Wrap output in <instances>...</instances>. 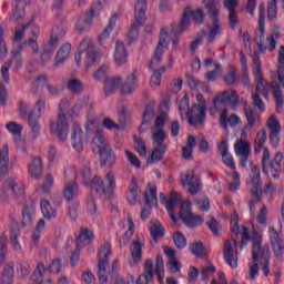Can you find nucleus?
<instances>
[{
  "label": "nucleus",
  "mask_w": 284,
  "mask_h": 284,
  "mask_svg": "<svg viewBox=\"0 0 284 284\" xmlns=\"http://www.w3.org/2000/svg\"><path fill=\"white\" fill-rule=\"evenodd\" d=\"M253 242L252 246V263L250 264V278L254 281L258 276V263L262 264V272L264 276H270V258L272 255L270 253V245H263V236L258 233H253L250 236V230L246 226L242 227V241L240 244V250H243L248 242Z\"/></svg>",
  "instance_id": "nucleus-1"
},
{
  "label": "nucleus",
  "mask_w": 284,
  "mask_h": 284,
  "mask_svg": "<svg viewBox=\"0 0 284 284\" xmlns=\"http://www.w3.org/2000/svg\"><path fill=\"white\" fill-rule=\"evenodd\" d=\"M253 75L256 81V92L257 94H262L264 99H270V92L273 94V99L276 104V112L281 114L283 112L284 105V97L283 90H281V84L276 81L270 83L263 78V69L261 68V54L254 51L253 55Z\"/></svg>",
  "instance_id": "nucleus-2"
},
{
  "label": "nucleus",
  "mask_w": 284,
  "mask_h": 284,
  "mask_svg": "<svg viewBox=\"0 0 284 284\" xmlns=\"http://www.w3.org/2000/svg\"><path fill=\"white\" fill-rule=\"evenodd\" d=\"M92 150L95 154L100 155L101 165H106L108 168H114L116 165V155L110 144H108L103 131H95L92 140Z\"/></svg>",
  "instance_id": "nucleus-3"
},
{
  "label": "nucleus",
  "mask_w": 284,
  "mask_h": 284,
  "mask_svg": "<svg viewBox=\"0 0 284 284\" xmlns=\"http://www.w3.org/2000/svg\"><path fill=\"white\" fill-rule=\"evenodd\" d=\"M70 108V100L64 98L59 104V113L57 121H50L49 128L53 136H58L59 141L65 143L68 141V134H70V124L68 123V115L65 110Z\"/></svg>",
  "instance_id": "nucleus-4"
},
{
  "label": "nucleus",
  "mask_w": 284,
  "mask_h": 284,
  "mask_svg": "<svg viewBox=\"0 0 284 284\" xmlns=\"http://www.w3.org/2000/svg\"><path fill=\"white\" fill-rule=\"evenodd\" d=\"M203 6L206 8L209 12V17L211 19V24L209 27V36L207 42L214 43V40L221 32H223V24L221 20H219V14L221 12V8L217 4L216 0H203Z\"/></svg>",
  "instance_id": "nucleus-5"
},
{
  "label": "nucleus",
  "mask_w": 284,
  "mask_h": 284,
  "mask_svg": "<svg viewBox=\"0 0 284 284\" xmlns=\"http://www.w3.org/2000/svg\"><path fill=\"white\" fill-rule=\"evenodd\" d=\"M114 187H116V176L114 172L105 174L104 179L101 180L99 175H94L91 181V192L95 194H104L105 199H110L114 194Z\"/></svg>",
  "instance_id": "nucleus-6"
},
{
  "label": "nucleus",
  "mask_w": 284,
  "mask_h": 284,
  "mask_svg": "<svg viewBox=\"0 0 284 284\" xmlns=\"http://www.w3.org/2000/svg\"><path fill=\"white\" fill-rule=\"evenodd\" d=\"M231 222L234 224L231 227L232 242L226 240L224 243V260L226 261L230 267H237L239 257L234 254V250H236V239L234 236H239V220L237 215H232Z\"/></svg>",
  "instance_id": "nucleus-7"
},
{
  "label": "nucleus",
  "mask_w": 284,
  "mask_h": 284,
  "mask_svg": "<svg viewBox=\"0 0 284 284\" xmlns=\"http://www.w3.org/2000/svg\"><path fill=\"white\" fill-rule=\"evenodd\" d=\"M283 161V153L275 154L273 161H271L270 149L265 148L262 158V170L264 174H267L271 170L273 179H280L281 176V162Z\"/></svg>",
  "instance_id": "nucleus-8"
},
{
  "label": "nucleus",
  "mask_w": 284,
  "mask_h": 284,
  "mask_svg": "<svg viewBox=\"0 0 284 284\" xmlns=\"http://www.w3.org/2000/svg\"><path fill=\"white\" fill-rule=\"evenodd\" d=\"M148 10V1L146 0H138L135 3V23L131 27L128 39L129 45H132V42L139 39V27L145 22V12Z\"/></svg>",
  "instance_id": "nucleus-9"
},
{
  "label": "nucleus",
  "mask_w": 284,
  "mask_h": 284,
  "mask_svg": "<svg viewBox=\"0 0 284 284\" xmlns=\"http://www.w3.org/2000/svg\"><path fill=\"white\" fill-rule=\"evenodd\" d=\"M63 196L68 203H72L79 196V184H77V170L69 169L64 171Z\"/></svg>",
  "instance_id": "nucleus-10"
},
{
  "label": "nucleus",
  "mask_w": 284,
  "mask_h": 284,
  "mask_svg": "<svg viewBox=\"0 0 284 284\" xmlns=\"http://www.w3.org/2000/svg\"><path fill=\"white\" fill-rule=\"evenodd\" d=\"M110 254H112V246L104 244L98 255V278L102 283H108V267H110Z\"/></svg>",
  "instance_id": "nucleus-11"
},
{
  "label": "nucleus",
  "mask_w": 284,
  "mask_h": 284,
  "mask_svg": "<svg viewBox=\"0 0 284 284\" xmlns=\"http://www.w3.org/2000/svg\"><path fill=\"white\" fill-rule=\"evenodd\" d=\"M180 219L186 227H199L203 224V216L192 213V203L183 202L180 210Z\"/></svg>",
  "instance_id": "nucleus-12"
},
{
  "label": "nucleus",
  "mask_w": 284,
  "mask_h": 284,
  "mask_svg": "<svg viewBox=\"0 0 284 284\" xmlns=\"http://www.w3.org/2000/svg\"><path fill=\"white\" fill-rule=\"evenodd\" d=\"M246 139L245 132H242L241 140L234 144V152L240 158L241 168H247V161H250V154L252 145Z\"/></svg>",
  "instance_id": "nucleus-13"
},
{
  "label": "nucleus",
  "mask_w": 284,
  "mask_h": 284,
  "mask_svg": "<svg viewBox=\"0 0 284 284\" xmlns=\"http://www.w3.org/2000/svg\"><path fill=\"white\" fill-rule=\"evenodd\" d=\"M168 28H162L160 32V40L155 48L154 55L149 64L150 70L156 68L159 63H161V59H163V48H168V38L170 37Z\"/></svg>",
  "instance_id": "nucleus-14"
},
{
  "label": "nucleus",
  "mask_w": 284,
  "mask_h": 284,
  "mask_svg": "<svg viewBox=\"0 0 284 284\" xmlns=\"http://www.w3.org/2000/svg\"><path fill=\"white\" fill-rule=\"evenodd\" d=\"M186 119L189 125L192 128H199L205 123V106L201 104H194L189 111H186Z\"/></svg>",
  "instance_id": "nucleus-15"
},
{
  "label": "nucleus",
  "mask_w": 284,
  "mask_h": 284,
  "mask_svg": "<svg viewBox=\"0 0 284 284\" xmlns=\"http://www.w3.org/2000/svg\"><path fill=\"white\" fill-rule=\"evenodd\" d=\"M88 134H90V129L87 128V132L83 136V130L81 125L77 122L73 123L71 128V142L74 150L78 152H83V144L88 141Z\"/></svg>",
  "instance_id": "nucleus-16"
},
{
  "label": "nucleus",
  "mask_w": 284,
  "mask_h": 284,
  "mask_svg": "<svg viewBox=\"0 0 284 284\" xmlns=\"http://www.w3.org/2000/svg\"><path fill=\"white\" fill-rule=\"evenodd\" d=\"M266 128H268V139L272 148H277L281 143V122L276 116L271 115L266 121Z\"/></svg>",
  "instance_id": "nucleus-17"
},
{
  "label": "nucleus",
  "mask_w": 284,
  "mask_h": 284,
  "mask_svg": "<svg viewBox=\"0 0 284 284\" xmlns=\"http://www.w3.org/2000/svg\"><path fill=\"white\" fill-rule=\"evenodd\" d=\"M36 110H38V114L34 115V111H31L29 113L28 123L33 134H39L41 130V126L39 125V119H41V114H43V111L45 110V99L39 98L36 103Z\"/></svg>",
  "instance_id": "nucleus-18"
},
{
  "label": "nucleus",
  "mask_w": 284,
  "mask_h": 284,
  "mask_svg": "<svg viewBox=\"0 0 284 284\" xmlns=\"http://www.w3.org/2000/svg\"><path fill=\"white\" fill-rule=\"evenodd\" d=\"M268 236L274 256H276V258H281V256H283L284 251L283 239H281V235L278 234L276 229H274V226L268 227Z\"/></svg>",
  "instance_id": "nucleus-19"
},
{
  "label": "nucleus",
  "mask_w": 284,
  "mask_h": 284,
  "mask_svg": "<svg viewBox=\"0 0 284 284\" xmlns=\"http://www.w3.org/2000/svg\"><path fill=\"white\" fill-rule=\"evenodd\" d=\"M182 185L189 187L190 194H199V192H201V180L193 171H186L182 175Z\"/></svg>",
  "instance_id": "nucleus-20"
},
{
  "label": "nucleus",
  "mask_w": 284,
  "mask_h": 284,
  "mask_svg": "<svg viewBox=\"0 0 284 284\" xmlns=\"http://www.w3.org/2000/svg\"><path fill=\"white\" fill-rule=\"evenodd\" d=\"M236 8H239V0H224V9L229 12V26L232 30H236L240 23Z\"/></svg>",
  "instance_id": "nucleus-21"
},
{
  "label": "nucleus",
  "mask_w": 284,
  "mask_h": 284,
  "mask_svg": "<svg viewBox=\"0 0 284 284\" xmlns=\"http://www.w3.org/2000/svg\"><path fill=\"white\" fill-rule=\"evenodd\" d=\"M138 85H139V71L135 70L130 75H128L125 81H123V78H121L120 93L132 94V92L136 90Z\"/></svg>",
  "instance_id": "nucleus-22"
},
{
  "label": "nucleus",
  "mask_w": 284,
  "mask_h": 284,
  "mask_svg": "<svg viewBox=\"0 0 284 284\" xmlns=\"http://www.w3.org/2000/svg\"><path fill=\"white\" fill-rule=\"evenodd\" d=\"M241 123V118L236 114H231L227 109H223L220 115V125L224 130H227V125L231 128H236V125H240Z\"/></svg>",
  "instance_id": "nucleus-23"
},
{
  "label": "nucleus",
  "mask_w": 284,
  "mask_h": 284,
  "mask_svg": "<svg viewBox=\"0 0 284 284\" xmlns=\"http://www.w3.org/2000/svg\"><path fill=\"white\" fill-rule=\"evenodd\" d=\"M94 17L97 16L94 14V11H91V9L82 13L75 24L77 32H79V34H83V32H85V28H88V26H92Z\"/></svg>",
  "instance_id": "nucleus-24"
},
{
  "label": "nucleus",
  "mask_w": 284,
  "mask_h": 284,
  "mask_svg": "<svg viewBox=\"0 0 284 284\" xmlns=\"http://www.w3.org/2000/svg\"><path fill=\"white\" fill-rule=\"evenodd\" d=\"M10 172V149L4 144L0 150V179Z\"/></svg>",
  "instance_id": "nucleus-25"
},
{
  "label": "nucleus",
  "mask_w": 284,
  "mask_h": 284,
  "mask_svg": "<svg viewBox=\"0 0 284 284\" xmlns=\"http://www.w3.org/2000/svg\"><path fill=\"white\" fill-rule=\"evenodd\" d=\"M160 201H162V203H165L166 210H169V212H172V210H174L181 203V201H183V196L181 195V193L172 191L168 200L165 193H160Z\"/></svg>",
  "instance_id": "nucleus-26"
},
{
  "label": "nucleus",
  "mask_w": 284,
  "mask_h": 284,
  "mask_svg": "<svg viewBox=\"0 0 284 284\" xmlns=\"http://www.w3.org/2000/svg\"><path fill=\"white\" fill-rule=\"evenodd\" d=\"M154 278V262L146 260L144 263V274L140 275L136 284H148Z\"/></svg>",
  "instance_id": "nucleus-27"
},
{
  "label": "nucleus",
  "mask_w": 284,
  "mask_h": 284,
  "mask_svg": "<svg viewBox=\"0 0 284 284\" xmlns=\"http://www.w3.org/2000/svg\"><path fill=\"white\" fill-rule=\"evenodd\" d=\"M71 50L72 44L70 43H65L59 49L54 60L55 68H61V65H63L65 61H68V57H70Z\"/></svg>",
  "instance_id": "nucleus-28"
},
{
  "label": "nucleus",
  "mask_w": 284,
  "mask_h": 284,
  "mask_svg": "<svg viewBox=\"0 0 284 284\" xmlns=\"http://www.w3.org/2000/svg\"><path fill=\"white\" fill-rule=\"evenodd\" d=\"M116 90H121V77L109 78L104 81L105 97H112Z\"/></svg>",
  "instance_id": "nucleus-29"
},
{
  "label": "nucleus",
  "mask_w": 284,
  "mask_h": 284,
  "mask_svg": "<svg viewBox=\"0 0 284 284\" xmlns=\"http://www.w3.org/2000/svg\"><path fill=\"white\" fill-rule=\"evenodd\" d=\"M29 174L32 179H41L43 176V160L33 158L29 164Z\"/></svg>",
  "instance_id": "nucleus-30"
},
{
  "label": "nucleus",
  "mask_w": 284,
  "mask_h": 284,
  "mask_svg": "<svg viewBox=\"0 0 284 284\" xmlns=\"http://www.w3.org/2000/svg\"><path fill=\"white\" fill-rule=\"evenodd\" d=\"M94 239V233L90 229H81L79 236L77 237L78 250H83L85 245H90Z\"/></svg>",
  "instance_id": "nucleus-31"
},
{
  "label": "nucleus",
  "mask_w": 284,
  "mask_h": 284,
  "mask_svg": "<svg viewBox=\"0 0 284 284\" xmlns=\"http://www.w3.org/2000/svg\"><path fill=\"white\" fill-rule=\"evenodd\" d=\"M150 234L154 241V243H159L165 236V229L161 225L159 221H151L149 226Z\"/></svg>",
  "instance_id": "nucleus-32"
},
{
  "label": "nucleus",
  "mask_w": 284,
  "mask_h": 284,
  "mask_svg": "<svg viewBox=\"0 0 284 284\" xmlns=\"http://www.w3.org/2000/svg\"><path fill=\"white\" fill-rule=\"evenodd\" d=\"M261 194H263V189H251V199L248 201L250 214L254 219L256 214V207L261 203Z\"/></svg>",
  "instance_id": "nucleus-33"
},
{
  "label": "nucleus",
  "mask_w": 284,
  "mask_h": 284,
  "mask_svg": "<svg viewBox=\"0 0 284 284\" xmlns=\"http://www.w3.org/2000/svg\"><path fill=\"white\" fill-rule=\"evenodd\" d=\"M114 61L116 65H123L128 62V50H125V44L121 41L115 43Z\"/></svg>",
  "instance_id": "nucleus-34"
},
{
  "label": "nucleus",
  "mask_w": 284,
  "mask_h": 284,
  "mask_svg": "<svg viewBox=\"0 0 284 284\" xmlns=\"http://www.w3.org/2000/svg\"><path fill=\"white\" fill-rule=\"evenodd\" d=\"M187 26H190V17L187 16V12H183L180 27L173 31V38H172L173 48H176L179 45V34H183Z\"/></svg>",
  "instance_id": "nucleus-35"
},
{
  "label": "nucleus",
  "mask_w": 284,
  "mask_h": 284,
  "mask_svg": "<svg viewBox=\"0 0 284 284\" xmlns=\"http://www.w3.org/2000/svg\"><path fill=\"white\" fill-rule=\"evenodd\" d=\"M1 284H14V262H9L2 271Z\"/></svg>",
  "instance_id": "nucleus-36"
},
{
  "label": "nucleus",
  "mask_w": 284,
  "mask_h": 284,
  "mask_svg": "<svg viewBox=\"0 0 284 284\" xmlns=\"http://www.w3.org/2000/svg\"><path fill=\"white\" fill-rule=\"evenodd\" d=\"M34 223V205L24 206L22 211V225L24 227H32Z\"/></svg>",
  "instance_id": "nucleus-37"
},
{
  "label": "nucleus",
  "mask_w": 284,
  "mask_h": 284,
  "mask_svg": "<svg viewBox=\"0 0 284 284\" xmlns=\"http://www.w3.org/2000/svg\"><path fill=\"white\" fill-rule=\"evenodd\" d=\"M265 143H267V131L263 129L258 131L255 135V142H254L255 154H260L263 148H265Z\"/></svg>",
  "instance_id": "nucleus-38"
},
{
  "label": "nucleus",
  "mask_w": 284,
  "mask_h": 284,
  "mask_svg": "<svg viewBox=\"0 0 284 284\" xmlns=\"http://www.w3.org/2000/svg\"><path fill=\"white\" fill-rule=\"evenodd\" d=\"M251 165V190H263L261 187V169L258 166L254 165L253 162L250 163Z\"/></svg>",
  "instance_id": "nucleus-39"
},
{
  "label": "nucleus",
  "mask_w": 284,
  "mask_h": 284,
  "mask_svg": "<svg viewBox=\"0 0 284 284\" xmlns=\"http://www.w3.org/2000/svg\"><path fill=\"white\" fill-rule=\"evenodd\" d=\"M43 274H45V264L39 262L34 273L31 275L30 284H43Z\"/></svg>",
  "instance_id": "nucleus-40"
},
{
  "label": "nucleus",
  "mask_w": 284,
  "mask_h": 284,
  "mask_svg": "<svg viewBox=\"0 0 284 284\" xmlns=\"http://www.w3.org/2000/svg\"><path fill=\"white\" fill-rule=\"evenodd\" d=\"M41 212L48 221L57 219V211L52 207V204L48 200H42L40 202Z\"/></svg>",
  "instance_id": "nucleus-41"
},
{
  "label": "nucleus",
  "mask_w": 284,
  "mask_h": 284,
  "mask_svg": "<svg viewBox=\"0 0 284 284\" xmlns=\"http://www.w3.org/2000/svg\"><path fill=\"white\" fill-rule=\"evenodd\" d=\"M194 148H196V138L194 135H189L186 145L182 148L183 159H190V156H192Z\"/></svg>",
  "instance_id": "nucleus-42"
},
{
  "label": "nucleus",
  "mask_w": 284,
  "mask_h": 284,
  "mask_svg": "<svg viewBox=\"0 0 284 284\" xmlns=\"http://www.w3.org/2000/svg\"><path fill=\"white\" fill-rule=\"evenodd\" d=\"M118 19L119 17L112 16V18L109 21L108 28H105L99 37V43H103V41H108V39H110V33L112 32V30H114V26H116Z\"/></svg>",
  "instance_id": "nucleus-43"
},
{
  "label": "nucleus",
  "mask_w": 284,
  "mask_h": 284,
  "mask_svg": "<svg viewBox=\"0 0 284 284\" xmlns=\"http://www.w3.org/2000/svg\"><path fill=\"white\" fill-rule=\"evenodd\" d=\"M258 32L255 36V43L260 52H266L267 48L263 45V38L265 37V22H258Z\"/></svg>",
  "instance_id": "nucleus-44"
},
{
  "label": "nucleus",
  "mask_w": 284,
  "mask_h": 284,
  "mask_svg": "<svg viewBox=\"0 0 284 284\" xmlns=\"http://www.w3.org/2000/svg\"><path fill=\"white\" fill-rule=\"evenodd\" d=\"M144 201L150 207L156 203V185L154 183H149V193H144Z\"/></svg>",
  "instance_id": "nucleus-45"
},
{
  "label": "nucleus",
  "mask_w": 284,
  "mask_h": 284,
  "mask_svg": "<svg viewBox=\"0 0 284 284\" xmlns=\"http://www.w3.org/2000/svg\"><path fill=\"white\" fill-rule=\"evenodd\" d=\"M6 185H7V187H10L13 196H16V197H19L23 194V186H21V184L17 183L14 178H9L6 181Z\"/></svg>",
  "instance_id": "nucleus-46"
},
{
  "label": "nucleus",
  "mask_w": 284,
  "mask_h": 284,
  "mask_svg": "<svg viewBox=\"0 0 284 284\" xmlns=\"http://www.w3.org/2000/svg\"><path fill=\"white\" fill-rule=\"evenodd\" d=\"M143 254V244L140 241H134L131 246V255L134 263L141 261Z\"/></svg>",
  "instance_id": "nucleus-47"
},
{
  "label": "nucleus",
  "mask_w": 284,
  "mask_h": 284,
  "mask_svg": "<svg viewBox=\"0 0 284 284\" xmlns=\"http://www.w3.org/2000/svg\"><path fill=\"white\" fill-rule=\"evenodd\" d=\"M187 17H189V22H190V17H192L193 21L197 24L201 26L203 21H205V14L203 13V10L196 9L193 11H190V9H185Z\"/></svg>",
  "instance_id": "nucleus-48"
},
{
  "label": "nucleus",
  "mask_w": 284,
  "mask_h": 284,
  "mask_svg": "<svg viewBox=\"0 0 284 284\" xmlns=\"http://www.w3.org/2000/svg\"><path fill=\"white\" fill-rule=\"evenodd\" d=\"M138 192H139V184L136 182L132 181L129 185V194L126 196L128 202L130 205H135L138 200Z\"/></svg>",
  "instance_id": "nucleus-49"
},
{
  "label": "nucleus",
  "mask_w": 284,
  "mask_h": 284,
  "mask_svg": "<svg viewBox=\"0 0 284 284\" xmlns=\"http://www.w3.org/2000/svg\"><path fill=\"white\" fill-rule=\"evenodd\" d=\"M244 114L247 121V126L252 130V128L256 125V121H258V118H256V114H254V109H252L250 105H245Z\"/></svg>",
  "instance_id": "nucleus-50"
},
{
  "label": "nucleus",
  "mask_w": 284,
  "mask_h": 284,
  "mask_svg": "<svg viewBox=\"0 0 284 284\" xmlns=\"http://www.w3.org/2000/svg\"><path fill=\"white\" fill-rule=\"evenodd\" d=\"M67 88L72 94H81L83 92V83L79 79H70Z\"/></svg>",
  "instance_id": "nucleus-51"
},
{
  "label": "nucleus",
  "mask_w": 284,
  "mask_h": 284,
  "mask_svg": "<svg viewBox=\"0 0 284 284\" xmlns=\"http://www.w3.org/2000/svg\"><path fill=\"white\" fill-rule=\"evenodd\" d=\"M41 230H45V220H39L36 231L32 234V245L37 247L39 240L41 239Z\"/></svg>",
  "instance_id": "nucleus-52"
},
{
  "label": "nucleus",
  "mask_w": 284,
  "mask_h": 284,
  "mask_svg": "<svg viewBox=\"0 0 284 284\" xmlns=\"http://www.w3.org/2000/svg\"><path fill=\"white\" fill-rule=\"evenodd\" d=\"M10 239H11V243L13 245V250H16V252H20L21 244L19 243V226L18 225H13L11 227Z\"/></svg>",
  "instance_id": "nucleus-53"
},
{
  "label": "nucleus",
  "mask_w": 284,
  "mask_h": 284,
  "mask_svg": "<svg viewBox=\"0 0 284 284\" xmlns=\"http://www.w3.org/2000/svg\"><path fill=\"white\" fill-rule=\"evenodd\" d=\"M165 152H168V145L155 148L151 154V163L163 161V154H165Z\"/></svg>",
  "instance_id": "nucleus-54"
},
{
  "label": "nucleus",
  "mask_w": 284,
  "mask_h": 284,
  "mask_svg": "<svg viewBox=\"0 0 284 284\" xmlns=\"http://www.w3.org/2000/svg\"><path fill=\"white\" fill-rule=\"evenodd\" d=\"M165 270V263L163 262V255H158L155 262V274L158 276V281H163V274Z\"/></svg>",
  "instance_id": "nucleus-55"
},
{
  "label": "nucleus",
  "mask_w": 284,
  "mask_h": 284,
  "mask_svg": "<svg viewBox=\"0 0 284 284\" xmlns=\"http://www.w3.org/2000/svg\"><path fill=\"white\" fill-rule=\"evenodd\" d=\"M206 225L209 227V230H211L212 234H214V236H221V224L219 223V221H216V219L210 216Z\"/></svg>",
  "instance_id": "nucleus-56"
},
{
  "label": "nucleus",
  "mask_w": 284,
  "mask_h": 284,
  "mask_svg": "<svg viewBox=\"0 0 284 284\" xmlns=\"http://www.w3.org/2000/svg\"><path fill=\"white\" fill-rule=\"evenodd\" d=\"M31 32L32 34L28 40V45H30L32 52L37 53L39 52V44L37 43V39H39V29L33 28Z\"/></svg>",
  "instance_id": "nucleus-57"
},
{
  "label": "nucleus",
  "mask_w": 284,
  "mask_h": 284,
  "mask_svg": "<svg viewBox=\"0 0 284 284\" xmlns=\"http://www.w3.org/2000/svg\"><path fill=\"white\" fill-rule=\"evenodd\" d=\"M230 97H232V90H226V91L221 92L213 100L214 106L216 108V105H219V103H224V104L230 103Z\"/></svg>",
  "instance_id": "nucleus-58"
},
{
  "label": "nucleus",
  "mask_w": 284,
  "mask_h": 284,
  "mask_svg": "<svg viewBox=\"0 0 284 284\" xmlns=\"http://www.w3.org/2000/svg\"><path fill=\"white\" fill-rule=\"evenodd\" d=\"M135 150L140 156H148V146L141 138L134 136Z\"/></svg>",
  "instance_id": "nucleus-59"
},
{
  "label": "nucleus",
  "mask_w": 284,
  "mask_h": 284,
  "mask_svg": "<svg viewBox=\"0 0 284 284\" xmlns=\"http://www.w3.org/2000/svg\"><path fill=\"white\" fill-rule=\"evenodd\" d=\"M173 243L179 250H183L187 245V240L183 233L175 232L173 234Z\"/></svg>",
  "instance_id": "nucleus-60"
},
{
  "label": "nucleus",
  "mask_w": 284,
  "mask_h": 284,
  "mask_svg": "<svg viewBox=\"0 0 284 284\" xmlns=\"http://www.w3.org/2000/svg\"><path fill=\"white\" fill-rule=\"evenodd\" d=\"M17 272L20 278H28V276L30 275V264L23 261L19 262L17 266Z\"/></svg>",
  "instance_id": "nucleus-61"
},
{
  "label": "nucleus",
  "mask_w": 284,
  "mask_h": 284,
  "mask_svg": "<svg viewBox=\"0 0 284 284\" xmlns=\"http://www.w3.org/2000/svg\"><path fill=\"white\" fill-rule=\"evenodd\" d=\"M168 70L166 67H162L159 70H154L153 74L151 77L150 85H161V79L163 77V73Z\"/></svg>",
  "instance_id": "nucleus-62"
},
{
  "label": "nucleus",
  "mask_w": 284,
  "mask_h": 284,
  "mask_svg": "<svg viewBox=\"0 0 284 284\" xmlns=\"http://www.w3.org/2000/svg\"><path fill=\"white\" fill-rule=\"evenodd\" d=\"M278 14V7L276 6V0H270L267 4V16L270 21H274Z\"/></svg>",
  "instance_id": "nucleus-63"
},
{
  "label": "nucleus",
  "mask_w": 284,
  "mask_h": 284,
  "mask_svg": "<svg viewBox=\"0 0 284 284\" xmlns=\"http://www.w3.org/2000/svg\"><path fill=\"white\" fill-rule=\"evenodd\" d=\"M152 136H153V143L154 145H158V148L168 145V144H163L165 141V131L163 129L158 130Z\"/></svg>",
  "instance_id": "nucleus-64"
}]
</instances>
